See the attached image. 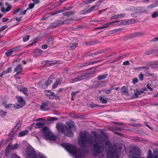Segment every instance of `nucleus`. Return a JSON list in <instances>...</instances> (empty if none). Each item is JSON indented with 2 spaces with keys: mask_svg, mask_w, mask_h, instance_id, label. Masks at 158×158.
I'll list each match as a JSON object with an SVG mask.
<instances>
[{
  "mask_svg": "<svg viewBox=\"0 0 158 158\" xmlns=\"http://www.w3.org/2000/svg\"><path fill=\"white\" fill-rule=\"evenodd\" d=\"M158 40V37L157 38H155L154 39H153V41H157Z\"/></svg>",
  "mask_w": 158,
  "mask_h": 158,
  "instance_id": "obj_64",
  "label": "nucleus"
},
{
  "mask_svg": "<svg viewBox=\"0 0 158 158\" xmlns=\"http://www.w3.org/2000/svg\"><path fill=\"white\" fill-rule=\"evenodd\" d=\"M6 113V111H3L2 110H0V115L2 116H5Z\"/></svg>",
  "mask_w": 158,
  "mask_h": 158,
  "instance_id": "obj_36",
  "label": "nucleus"
},
{
  "mask_svg": "<svg viewBox=\"0 0 158 158\" xmlns=\"http://www.w3.org/2000/svg\"><path fill=\"white\" fill-rule=\"evenodd\" d=\"M23 67L22 65L20 64L18 65L14 69V71L17 72L16 75H17L18 73H20L21 72Z\"/></svg>",
  "mask_w": 158,
  "mask_h": 158,
  "instance_id": "obj_18",
  "label": "nucleus"
},
{
  "mask_svg": "<svg viewBox=\"0 0 158 158\" xmlns=\"http://www.w3.org/2000/svg\"><path fill=\"white\" fill-rule=\"evenodd\" d=\"M107 77V75H102L98 76V78L99 80H102L105 79Z\"/></svg>",
  "mask_w": 158,
  "mask_h": 158,
  "instance_id": "obj_31",
  "label": "nucleus"
},
{
  "mask_svg": "<svg viewBox=\"0 0 158 158\" xmlns=\"http://www.w3.org/2000/svg\"><path fill=\"white\" fill-rule=\"evenodd\" d=\"M85 75H82L81 76H78L77 77L75 78L74 79H73L71 81V83H73L75 82L80 81L84 79Z\"/></svg>",
  "mask_w": 158,
  "mask_h": 158,
  "instance_id": "obj_16",
  "label": "nucleus"
},
{
  "mask_svg": "<svg viewBox=\"0 0 158 158\" xmlns=\"http://www.w3.org/2000/svg\"><path fill=\"white\" fill-rule=\"evenodd\" d=\"M48 47V45L46 44H44V45H43L42 46V48L43 49H45L47 48Z\"/></svg>",
  "mask_w": 158,
  "mask_h": 158,
  "instance_id": "obj_49",
  "label": "nucleus"
},
{
  "mask_svg": "<svg viewBox=\"0 0 158 158\" xmlns=\"http://www.w3.org/2000/svg\"><path fill=\"white\" fill-rule=\"evenodd\" d=\"M41 110H47L48 109V105L47 103H43L40 106Z\"/></svg>",
  "mask_w": 158,
  "mask_h": 158,
  "instance_id": "obj_22",
  "label": "nucleus"
},
{
  "mask_svg": "<svg viewBox=\"0 0 158 158\" xmlns=\"http://www.w3.org/2000/svg\"><path fill=\"white\" fill-rule=\"evenodd\" d=\"M22 17L21 16L20 17L18 18H16V20H17L18 21H20L21 20V18Z\"/></svg>",
  "mask_w": 158,
  "mask_h": 158,
  "instance_id": "obj_53",
  "label": "nucleus"
},
{
  "mask_svg": "<svg viewBox=\"0 0 158 158\" xmlns=\"http://www.w3.org/2000/svg\"><path fill=\"white\" fill-rule=\"evenodd\" d=\"M30 38V36L29 35H27L25 37L23 38V41L24 42H26Z\"/></svg>",
  "mask_w": 158,
  "mask_h": 158,
  "instance_id": "obj_40",
  "label": "nucleus"
},
{
  "mask_svg": "<svg viewBox=\"0 0 158 158\" xmlns=\"http://www.w3.org/2000/svg\"><path fill=\"white\" fill-rule=\"evenodd\" d=\"M9 20V19L8 18H4L2 19V21L3 22H6L8 21Z\"/></svg>",
  "mask_w": 158,
  "mask_h": 158,
  "instance_id": "obj_52",
  "label": "nucleus"
},
{
  "mask_svg": "<svg viewBox=\"0 0 158 158\" xmlns=\"http://www.w3.org/2000/svg\"><path fill=\"white\" fill-rule=\"evenodd\" d=\"M60 25L59 23H55L52 24V26L53 28H55L56 27L59 26Z\"/></svg>",
  "mask_w": 158,
  "mask_h": 158,
  "instance_id": "obj_42",
  "label": "nucleus"
},
{
  "mask_svg": "<svg viewBox=\"0 0 158 158\" xmlns=\"http://www.w3.org/2000/svg\"><path fill=\"white\" fill-rule=\"evenodd\" d=\"M56 118H55L51 117L50 118L49 120L51 121H54L56 120Z\"/></svg>",
  "mask_w": 158,
  "mask_h": 158,
  "instance_id": "obj_56",
  "label": "nucleus"
},
{
  "mask_svg": "<svg viewBox=\"0 0 158 158\" xmlns=\"http://www.w3.org/2000/svg\"><path fill=\"white\" fill-rule=\"evenodd\" d=\"M146 125L148 128L152 130V128L149 125L146 124Z\"/></svg>",
  "mask_w": 158,
  "mask_h": 158,
  "instance_id": "obj_60",
  "label": "nucleus"
},
{
  "mask_svg": "<svg viewBox=\"0 0 158 158\" xmlns=\"http://www.w3.org/2000/svg\"><path fill=\"white\" fill-rule=\"evenodd\" d=\"M32 1L36 4H38L39 3V0H32Z\"/></svg>",
  "mask_w": 158,
  "mask_h": 158,
  "instance_id": "obj_54",
  "label": "nucleus"
},
{
  "mask_svg": "<svg viewBox=\"0 0 158 158\" xmlns=\"http://www.w3.org/2000/svg\"><path fill=\"white\" fill-rule=\"evenodd\" d=\"M42 135L44 136V138L46 140H55L56 139V137L48 128L46 127H42Z\"/></svg>",
  "mask_w": 158,
  "mask_h": 158,
  "instance_id": "obj_5",
  "label": "nucleus"
},
{
  "mask_svg": "<svg viewBox=\"0 0 158 158\" xmlns=\"http://www.w3.org/2000/svg\"><path fill=\"white\" fill-rule=\"evenodd\" d=\"M35 6V4L34 3H31L29 4L28 6V7L26 9L27 10H28L31 9L33 8L34 6Z\"/></svg>",
  "mask_w": 158,
  "mask_h": 158,
  "instance_id": "obj_33",
  "label": "nucleus"
},
{
  "mask_svg": "<svg viewBox=\"0 0 158 158\" xmlns=\"http://www.w3.org/2000/svg\"><path fill=\"white\" fill-rule=\"evenodd\" d=\"M139 78L140 79L143 80V75L142 74H140L139 76Z\"/></svg>",
  "mask_w": 158,
  "mask_h": 158,
  "instance_id": "obj_51",
  "label": "nucleus"
},
{
  "mask_svg": "<svg viewBox=\"0 0 158 158\" xmlns=\"http://www.w3.org/2000/svg\"><path fill=\"white\" fill-rule=\"evenodd\" d=\"M26 158H47L40 153L36 154L34 149L30 145H28L25 153ZM11 158H20L15 154L11 155Z\"/></svg>",
  "mask_w": 158,
  "mask_h": 158,
  "instance_id": "obj_4",
  "label": "nucleus"
},
{
  "mask_svg": "<svg viewBox=\"0 0 158 158\" xmlns=\"http://www.w3.org/2000/svg\"><path fill=\"white\" fill-rule=\"evenodd\" d=\"M153 97V98H155L158 97V93L154 95Z\"/></svg>",
  "mask_w": 158,
  "mask_h": 158,
  "instance_id": "obj_59",
  "label": "nucleus"
},
{
  "mask_svg": "<svg viewBox=\"0 0 158 158\" xmlns=\"http://www.w3.org/2000/svg\"><path fill=\"white\" fill-rule=\"evenodd\" d=\"M149 67H141L135 68V69L139 70H146L148 69Z\"/></svg>",
  "mask_w": 158,
  "mask_h": 158,
  "instance_id": "obj_27",
  "label": "nucleus"
},
{
  "mask_svg": "<svg viewBox=\"0 0 158 158\" xmlns=\"http://www.w3.org/2000/svg\"><path fill=\"white\" fill-rule=\"evenodd\" d=\"M64 11V10H58V11H57L55 12L54 13L52 14V15H54L57 14H59L62 12H63Z\"/></svg>",
  "mask_w": 158,
  "mask_h": 158,
  "instance_id": "obj_37",
  "label": "nucleus"
},
{
  "mask_svg": "<svg viewBox=\"0 0 158 158\" xmlns=\"http://www.w3.org/2000/svg\"><path fill=\"white\" fill-rule=\"evenodd\" d=\"M37 52H38L40 55H41L42 52V51L41 50H37L36 51Z\"/></svg>",
  "mask_w": 158,
  "mask_h": 158,
  "instance_id": "obj_57",
  "label": "nucleus"
},
{
  "mask_svg": "<svg viewBox=\"0 0 158 158\" xmlns=\"http://www.w3.org/2000/svg\"><path fill=\"white\" fill-rule=\"evenodd\" d=\"M106 10V9H104V10H100L99 11V14H100L102 13V12H103L104 11H105Z\"/></svg>",
  "mask_w": 158,
  "mask_h": 158,
  "instance_id": "obj_58",
  "label": "nucleus"
},
{
  "mask_svg": "<svg viewBox=\"0 0 158 158\" xmlns=\"http://www.w3.org/2000/svg\"><path fill=\"white\" fill-rule=\"evenodd\" d=\"M118 18H122L126 16L125 14H119L118 15Z\"/></svg>",
  "mask_w": 158,
  "mask_h": 158,
  "instance_id": "obj_44",
  "label": "nucleus"
},
{
  "mask_svg": "<svg viewBox=\"0 0 158 158\" xmlns=\"http://www.w3.org/2000/svg\"><path fill=\"white\" fill-rule=\"evenodd\" d=\"M98 53H92L91 55L92 56H94L96 55L97 54H98Z\"/></svg>",
  "mask_w": 158,
  "mask_h": 158,
  "instance_id": "obj_62",
  "label": "nucleus"
},
{
  "mask_svg": "<svg viewBox=\"0 0 158 158\" xmlns=\"http://www.w3.org/2000/svg\"><path fill=\"white\" fill-rule=\"evenodd\" d=\"M52 78L51 76L49 78L48 81L46 83V85L48 86L50 85L52 82Z\"/></svg>",
  "mask_w": 158,
  "mask_h": 158,
  "instance_id": "obj_30",
  "label": "nucleus"
},
{
  "mask_svg": "<svg viewBox=\"0 0 158 158\" xmlns=\"http://www.w3.org/2000/svg\"><path fill=\"white\" fill-rule=\"evenodd\" d=\"M133 23V21L131 19L128 20L122 21L120 22V24L124 25H127Z\"/></svg>",
  "mask_w": 158,
  "mask_h": 158,
  "instance_id": "obj_17",
  "label": "nucleus"
},
{
  "mask_svg": "<svg viewBox=\"0 0 158 158\" xmlns=\"http://www.w3.org/2000/svg\"><path fill=\"white\" fill-rule=\"evenodd\" d=\"M124 65H127L129 64V62L128 61H126L124 62L123 64Z\"/></svg>",
  "mask_w": 158,
  "mask_h": 158,
  "instance_id": "obj_46",
  "label": "nucleus"
},
{
  "mask_svg": "<svg viewBox=\"0 0 158 158\" xmlns=\"http://www.w3.org/2000/svg\"><path fill=\"white\" fill-rule=\"evenodd\" d=\"M48 92L50 93V94H47V96L49 98L52 99L54 97V93L53 92L48 91Z\"/></svg>",
  "mask_w": 158,
  "mask_h": 158,
  "instance_id": "obj_25",
  "label": "nucleus"
},
{
  "mask_svg": "<svg viewBox=\"0 0 158 158\" xmlns=\"http://www.w3.org/2000/svg\"><path fill=\"white\" fill-rule=\"evenodd\" d=\"M93 136L86 131L81 132L78 143L80 146L86 147L87 145H93L92 151V154L95 156H98L99 158H118V155L116 151L113 152V148L110 141H106L105 144L106 154L104 152V148L103 146V141L101 139V136L97 132L93 131L92 133Z\"/></svg>",
  "mask_w": 158,
  "mask_h": 158,
  "instance_id": "obj_1",
  "label": "nucleus"
},
{
  "mask_svg": "<svg viewBox=\"0 0 158 158\" xmlns=\"http://www.w3.org/2000/svg\"><path fill=\"white\" fill-rule=\"evenodd\" d=\"M158 15V12L156 11L153 13L152 15V17L155 18L157 17Z\"/></svg>",
  "mask_w": 158,
  "mask_h": 158,
  "instance_id": "obj_38",
  "label": "nucleus"
},
{
  "mask_svg": "<svg viewBox=\"0 0 158 158\" xmlns=\"http://www.w3.org/2000/svg\"><path fill=\"white\" fill-rule=\"evenodd\" d=\"M78 93L77 92H73L71 94L72 96L75 97V95Z\"/></svg>",
  "mask_w": 158,
  "mask_h": 158,
  "instance_id": "obj_55",
  "label": "nucleus"
},
{
  "mask_svg": "<svg viewBox=\"0 0 158 158\" xmlns=\"http://www.w3.org/2000/svg\"><path fill=\"white\" fill-rule=\"evenodd\" d=\"M61 145L76 158H84V154L83 151L77 148L75 146L65 143H62Z\"/></svg>",
  "mask_w": 158,
  "mask_h": 158,
  "instance_id": "obj_3",
  "label": "nucleus"
},
{
  "mask_svg": "<svg viewBox=\"0 0 158 158\" xmlns=\"http://www.w3.org/2000/svg\"><path fill=\"white\" fill-rule=\"evenodd\" d=\"M141 155L140 150L139 148L134 147L129 153V158H138Z\"/></svg>",
  "mask_w": 158,
  "mask_h": 158,
  "instance_id": "obj_6",
  "label": "nucleus"
},
{
  "mask_svg": "<svg viewBox=\"0 0 158 158\" xmlns=\"http://www.w3.org/2000/svg\"><path fill=\"white\" fill-rule=\"evenodd\" d=\"M3 140H2L0 142V147H1V145L3 144Z\"/></svg>",
  "mask_w": 158,
  "mask_h": 158,
  "instance_id": "obj_63",
  "label": "nucleus"
},
{
  "mask_svg": "<svg viewBox=\"0 0 158 158\" xmlns=\"http://www.w3.org/2000/svg\"><path fill=\"white\" fill-rule=\"evenodd\" d=\"M19 48V47H18L14 48L9 50L8 51L6 52L5 54L8 57L12 54V52L18 50Z\"/></svg>",
  "mask_w": 158,
  "mask_h": 158,
  "instance_id": "obj_13",
  "label": "nucleus"
},
{
  "mask_svg": "<svg viewBox=\"0 0 158 158\" xmlns=\"http://www.w3.org/2000/svg\"><path fill=\"white\" fill-rule=\"evenodd\" d=\"M100 101L103 103H106L107 102V98L103 96H101L99 97Z\"/></svg>",
  "mask_w": 158,
  "mask_h": 158,
  "instance_id": "obj_23",
  "label": "nucleus"
},
{
  "mask_svg": "<svg viewBox=\"0 0 158 158\" xmlns=\"http://www.w3.org/2000/svg\"><path fill=\"white\" fill-rule=\"evenodd\" d=\"M135 93L132 96L133 98H136L141 96V95L143 93V91H139L137 89H135L134 90Z\"/></svg>",
  "mask_w": 158,
  "mask_h": 158,
  "instance_id": "obj_9",
  "label": "nucleus"
},
{
  "mask_svg": "<svg viewBox=\"0 0 158 158\" xmlns=\"http://www.w3.org/2000/svg\"><path fill=\"white\" fill-rule=\"evenodd\" d=\"M121 92L123 94L126 95H127L128 94L127 90L125 86H123L121 88Z\"/></svg>",
  "mask_w": 158,
  "mask_h": 158,
  "instance_id": "obj_26",
  "label": "nucleus"
},
{
  "mask_svg": "<svg viewBox=\"0 0 158 158\" xmlns=\"http://www.w3.org/2000/svg\"><path fill=\"white\" fill-rule=\"evenodd\" d=\"M90 64V63L89 62L81 64L80 66L81 67H83L85 66H86L87 65H88Z\"/></svg>",
  "mask_w": 158,
  "mask_h": 158,
  "instance_id": "obj_43",
  "label": "nucleus"
},
{
  "mask_svg": "<svg viewBox=\"0 0 158 158\" xmlns=\"http://www.w3.org/2000/svg\"><path fill=\"white\" fill-rule=\"evenodd\" d=\"M140 158H145L141 157ZM147 158H158V151H155V152H154L153 156L151 151L150 150H149L147 153Z\"/></svg>",
  "mask_w": 158,
  "mask_h": 158,
  "instance_id": "obj_8",
  "label": "nucleus"
},
{
  "mask_svg": "<svg viewBox=\"0 0 158 158\" xmlns=\"http://www.w3.org/2000/svg\"><path fill=\"white\" fill-rule=\"evenodd\" d=\"M112 89H113L111 88L108 89L104 90V91L105 93L106 94H110L111 93V90Z\"/></svg>",
  "mask_w": 158,
  "mask_h": 158,
  "instance_id": "obj_39",
  "label": "nucleus"
},
{
  "mask_svg": "<svg viewBox=\"0 0 158 158\" xmlns=\"http://www.w3.org/2000/svg\"><path fill=\"white\" fill-rule=\"evenodd\" d=\"M28 132V131L27 129H25L24 130L21 132L19 134V136L21 137L25 135L26 134H27Z\"/></svg>",
  "mask_w": 158,
  "mask_h": 158,
  "instance_id": "obj_24",
  "label": "nucleus"
},
{
  "mask_svg": "<svg viewBox=\"0 0 158 158\" xmlns=\"http://www.w3.org/2000/svg\"><path fill=\"white\" fill-rule=\"evenodd\" d=\"M155 1L156 2L155 3L152 4L147 7V9H148L150 10L153 7L158 6V1H157V0H153V1L152 2H155Z\"/></svg>",
  "mask_w": 158,
  "mask_h": 158,
  "instance_id": "obj_19",
  "label": "nucleus"
},
{
  "mask_svg": "<svg viewBox=\"0 0 158 158\" xmlns=\"http://www.w3.org/2000/svg\"><path fill=\"white\" fill-rule=\"evenodd\" d=\"M16 99L19 102V104H16L15 105V108L19 109L22 107L25 104L24 101L21 97L18 96L16 97Z\"/></svg>",
  "mask_w": 158,
  "mask_h": 158,
  "instance_id": "obj_7",
  "label": "nucleus"
},
{
  "mask_svg": "<svg viewBox=\"0 0 158 158\" xmlns=\"http://www.w3.org/2000/svg\"><path fill=\"white\" fill-rule=\"evenodd\" d=\"M44 123L43 122H39L35 124V127L36 128H38L42 127Z\"/></svg>",
  "mask_w": 158,
  "mask_h": 158,
  "instance_id": "obj_28",
  "label": "nucleus"
},
{
  "mask_svg": "<svg viewBox=\"0 0 158 158\" xmlns=\"http://www.w3.org/2000/svg\"><path fill=\"white\" fill-rule=\"evenodd\" d=\"M17 88L18 90L21 92L23 93L26 95H28V92L27 88L21 85L18 86Z\"/></svg>",
  "mask_w": 158,
  "mask_h": 158,
  "instance_id": "obj_10",
  "label": "nucleus"
},
{
  "mask_svg": "<svg viewBox=\"0 0 158 158\" xmlns=\"http://www.w3.org/2000/svg\"><path fill=\"white\" fill-rule=\"evenodd\" d=\"M70 48L72 49H73L75 48L77 46V44L76 43L70 44Z\"/></svg>",
  "mask_w": 158,
  "mask_h": 158,
  "instance_id": "obj_34",
  "label": "nucleus"
},
{
  "mask_svg": "<svg viewBox=\"0 0 158 158\" xmlns=\"http://www.w3.org/2000/svg\"><path fill=\"white\" fill-rule=\"evenodd\" d=\"M8 27L7 26H4L0 28V31L6 29Z\"/></svg>",
  "mask_w": 158,
  "mask_h": 158,
  "instance_id": "obj_45",
  "label": "nucleus"
},
{
  "mask_svg": "<svg viewBox=\"0 0 158 158\" xmlns=\"http://www.w3.org/2000/svg\"><path fill=\"white\" fill-rule=\"evenodd\" d=\"M133 82L134 83H136L138 82V80L137 78H134L133 80Z\"/></svg>",
  "mask_w": 158,
  "mask_h": 158,
  "instance_id": "obj_50",
  "label": "nucleus"
},
{
  "mask_svg": "<svg viewBox=\"0 0 158 158\" xmlns=\"http://www.w3.org/2000/svg\"><path fill=\"white\" fill-rule=\"evenodd\" d=\"M90 105L91 107L94 108L99 107V106H100L98 105L95 104H94V103H91V104H90Z\"/></svg>",
  "mask_w": 158,
  "mask_h": 158,
  "instance_id": "obj_32",
  "label": "nucleus"
},
{
  "mask_svg": "<svg viewBox=\"0 0 158 158\" xmlns=\"http://www.w3.org/2000/svg\"><path fill=\"white\" fill-rule=\"evenodd\" d=\"M117 18H118V15H114L113 16H112L111 17H110V19H117Z\"/></svg>",
  "mask_w": 158,
  "mask_h": 158,
  "instance_id": "obj_47",
  "label": "nucleus"
},
{
  "mask_svg": "<svg viewBox=\"0 0 158 158\" xmlns=\"http://www.w3.org/2000/svg\"><path fill=\"white\" fill-rule=\"evenodd\" d=\"M27 10L23 11L22 9H17L14 12V14H17L18 15H24L26 13Z\"/></svg>",
  "mask_w": 158,
  "mask_h": 158,
  "instance_id": "obj_14",
  "label": "nucleus"
},
{
  "mask_svg": "<svg viewBox=\"0 0 158 158\" xmlns=\"http://www.w3.org/2000/svg\"><path fill=\"white\" fill-rule=\"evenodd\" d=\"M0 9H1L2 12L5 13L9 11L11 9V7L8 6L6 9H5L3 8V3L0 1Z\"/></svg>",
  "mask_w": 158,
  "mask_h": 158,
  "instance_id": "obj_12",
  "label": "nucleus"
},
{
  "mask_svg": "<svg viewBox=\"0 0 158 158\" xmlns=\"http://www.w3.org/2000/svg\"><path fill=\"white\" fill-rule=\"evenodd\" d=\"M118 22V21H113L111 22L106 23V24L104 25L102 27H100L99 28L100 29H102L105 28L107 27L110 26V25H112L113 23H117V22Z\"/></svg>",
  "mask_w": 158,
  "mask_h": 158,
  "instance_id": "obj_20",
  "label": "nucleus"
},
{
  "mask_svg": "<svg viewBox=\"0 0 158 158\" xmlns=\"http://www.w3.org/2000/svg\"><path fill=\"white\" fill-rule=\"evenodd\" d=\"M150 85L149 83H148L147 85V87L151 91H152L153 90V89L151 88L150 86V85Z\"/></svg>",
  "mask_w": 158,
  "mask_h": 158,
  "instance_id": "obj_48",
  "label": "nucleus"
},
{
  "mask_svg": "<svg viewBox=\"0 0 158 158\" xmlns=\"http://www.w3.org/2000/svg\"><path fill=\"white\" fill-rule=\"evenodd\" d=\"M19 144L18 143L14 144L12 146H8L6 148V150L8 151L14 150L17 149L19 146Z\"/></svg>",
  "mask_w": 158,
  "mask_h": 158,
  "instance_id": "obj_11",
  "label": "nucleus"
},
{
  "mask_svg": "<svg viewBox=\"0 0 158 158\" xmlns=\"http://www.w3.org/2000/svg\"><path fill=\"white\" fill-rule=\"evenodd\" d=\"M60 81H56L55 83L54 84L53 86V88H56L58 85L60 83Z\"/></svg>",
  "mask_w": 158,
  "mask_h": 158,
  "instance_id": "obj_35",
  "label": "nucleus"
},
{
  "mask_svg": "<svg viewBox=\"0 0 158 158\" xmlns=\"http://www.w3.org/2000/svg\"><path fill=\"white\" fill-rule=\"evenodd\" d=\"M125 55H123V56H121L118 57V60H119L120 59H122V58H124L125 57Z\"/></svg>",
  "mask_w": 158,
  "mask_h": 158,
  "instance_id": "obj_61",
  "label": "nucleus"
},
{
  "mask_svg": "<svg viewBox=\"0 0 158 158\" xmlns=\"http://www.w3.org/2000/svg\"><path fill=\"white\" fill-rule=\"evenodd\" d=\"M12 69L11 67L8 68L6 71L3 72L2 74V76L4 74H5L8 73L10 72H11V71Z\"/></svg>",
  "mask_w": 158,
  "mask_h": 158,
  "instance_id": "obj_29",
  "label": "nucleus"
},
{
  "mask_svg": "<svg viewBox=\"0 0 158 158\" xmlns=\"http://www.w3.org/2000/svg\"><path fill=\"white\" fill-rule=\"evenodd\" d=\"M21 126V125L20 123H18L14 128V130H16L19 128Z\"/></svg>",
  "mask_w": 158,
  "mask_h": 158,
  "instance_id": "obj_41",
  "label": "nucleus"
},
{
  "mask_svg": "<svg viewBox=\"0 0 158 158\" xmlns=\"http://www.w3.org/2000/svg\"><path fill=\"white\" fill-rule=\"evenodd\" d=\"M56 127L59 131L64 133V135L69 137L73 136L72 131L75 130L74 123L71 121L66 122L65 126L61 123L57 124Z\"/></svg>",
  "mask_w": 158,
  "mask_h": 158,
  "instance_id": "obj_2",
  "label": "nucleus"
},
{
  "mask_svg": "<svg viewBox=\"0 0 158 158\" xmlns=\"http://www.w3.org/2000/svg\"><path fill=\"white\" fill-rule=\"evenodd\" d=\"M2 104L6 108L8 109L10 108H15V105L13 104L12 103L6 104V102H3Z\"/></svg>",
  "mask_w": 158,
  "mask_h": 158,
  "instance_id": "obj_15",
  "label": "nucleus"
},
{
  "mask_svg": "<svg viewBox=\"0 0 158 158\" xmlns=\"http://www.w3.org/2000/svg\"><path fill=\"white\" fill-rule=\"evenodd\" d=\"M98 9V7L97 5H95L93 6L92 7L89 8L87 10V12H90L91 11H95L97 10Z\"/></svg>",
  "mask_w": 158,
  "mask_h": 158,
  "instance_id": "obj_21",
  "label": "nucleus"
}]
</instances>
